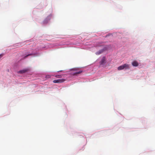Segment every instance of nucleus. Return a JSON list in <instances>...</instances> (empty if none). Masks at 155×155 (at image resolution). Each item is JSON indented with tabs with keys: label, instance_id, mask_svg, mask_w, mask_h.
<instances>
[{
	"label": "nucleus",
	"instance_id": "nucleus-3",
	"mask_svg": "<svg viewBox=\"0 0 155 155\" xmlns=\"http://www.w3.org/2000/svg\"><path fill=\"white\" fill-rule=\"evenodd\" d=\"M29 70L28 69H25L19 71L18 72L21 74H23L27 72Z\"/></svg>",
	"mask_w": 155,
	"mask_h": 155
},
{
	"label": "nucleus",
	"instance_id": "nucleus-1",
	"mask_svg": "<svg viewBox=\"0 0 155 155\" xmlns=\"http://www.w3.org/2000/svg\"><path fill=\"white\" fill-rule=\"evenodd\" d=\"M124 68L128 69L129 68V65L127 64H124L123 65L120 66L118 68V70H121L124 69Z\"/></svg>",
	"mask_w": 155,
	"mask_h": 155
},
{
	"label": "nucleus",
	"instance_id": "nucleus-9",
	"mask_svg": "<svg viewBox=\"0 0 155 155\" xmlns=\"http://www.w3.org/2000/svg\"><path fill=\"white\" fill-rule=\"evenodd\" d=\"M32 55V54H28V55H27L25 57V58H26L28 56H30V55Z\"/></svg>",
	"mask_w": 155,
	"mask_h": 155
},
{
	"label": "nucleus",
	"instance_id": "nucleus-5",
	"mask_svg": "<svg viewBox=\"0 0 155 155\" xmlns=\"http://www.w3.org/2000/svg\"><path fill=\"white\" fill-rule=\"evenodd\" d=\"M106 61V58L105 57H103L101 61V64H103Z\"/></svg>",
	"mask_w": 155,
	"mask_h": 155
},
{
	"label": "nucleus",
	"instance_id": "nucleus-10",
	"mask_svg": "<svg viewBox=\"0 0 155 155\" xmlns=\"http://www.w3.org/2000/svg\"><path fill=\"white\" fill-rule=\"evenodd\" d=\"M3 55V54H0V58H1Z\"/></svg>",
	"mask_w": 155,
	"mask_h": 155
},
{
	"label": "nucleus",
	"instance_id": "nucleus-11",
	"mask_svg": "<svg viewBox=\"0 0 155 155\" xmlns=\"http://www.w3.org/2000/svg\"><path fill=\"white\" fill-rule=\"evenodd\" d=\"M63 71L62 70H61V71H58V72H61V71Z\"/></svg>",
	"mask_w": 155,
	"mask_h": 155
},
{
	"label": "nucleus",
	"instance_id": "nucleus-13",
	"mask_svg": "<svg viewBox=\"0 0 155 155\" xmlns=\"http://www.w3.org/2000/svg\"><path fill=\"white\" fill-rule=\"evenodd\" d=\"M47 77H48V76H46V78H47Z\"/></svg>",
	"mask_w": 155,
	"mask_h": 155
},
{
	"label": "nucleus",
	"instance_id": "nucleus-2",
	"mask_svg": "<svg viewBox=\"0 0 155 155\" xmlns=\"http://www.w3.org/2000/svg\"><path fill=\"white\" fill-rule=\"evenodd\" d=\"M65 80L64 79H59L57 80H54L53 81L54 83H61L64 82Z\"/></svg>",
	"mask_w": 155,
	"mask_h": 155
},
{
	"label": "nucleus",
	"instance_id": "nucleus-4",
	"mask_svg": "<svg viewBox=\"0 0 155 155\" xmlns=\"http://www.w3.org/2000/svg\"><path fill=\"white\" fill-rule=\"evenodd\" d=\"M132 65L133 66L137 67L138 65L139 64L137 61H135L132 62Z\"/></svg>",
	"mask_w": 155,
	"mask_h": 155
},
{
	"label": "nucleus",
	"instance_id": "nucleus-8",
	"mask_svg": "<svg viewBox=\"0 0 155 155\" xmlns=\"http://www.w3.org/2000/svg\"><path fill=\"white\" fill-rule=\"evenodd\" d=\"M57 78H62V75H56L55 76Z\"/></svg>",
	"mask_w": 155,
	"mask_h": 155
},
{
	"label": "nucleus",
	"instance_id": "nucleus-7",
	"mask_svg": "<svg viewBox=\"0 0 155 155\" xmlns=\"http://www.w3.org/2000/svg\"><path fill=\"white\" fill-rule=\"evenodd\" d=\"M103 51V50H101L99 51L96 53V54L97 55H99V54H101V53H102Z\"/></svg>",
	"mask_w": 155,
	"mask_h": 155
},
{
	"label": "nucleus",
	"instance_id": "nucleus-12",
	"mask_svg": "<svg viewBox=\"0 0 155 155\" xmlns=\"http://www.w3.org/2000/svg\"><path fill=\"white\" fill-rule=\"evenodd\" d=\"M75 71H76L77 70V69H74Z\"/></svg>",
	"mask_w": 155,
	"mask_h": 155
},
{
	"label": "nucleus",
	"instance_id": "nucleus-6",
	"mask_svg": "<svg viewBox=\"0 0 155 155\" xmlns=\"http://www.w3.org/2000/svg\"><path fill=\"white\" fill-rule=\"evenodd\" d=\"M82 71H79L76 72L74 73L73 74V75H77V74H79L82 73Z\"/></svg>",
	"mask_w": 155,
	"mask_h": 155
}]
</instances>
